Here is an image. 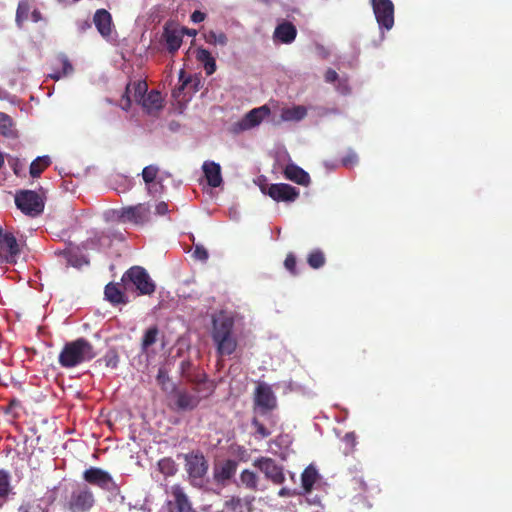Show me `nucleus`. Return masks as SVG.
<instances>
[{"mask_svg": "<svg viewBox=\"0 0 512 512\" xmlns=\"http://www.w3.org/2000/svg\"><path fill=\"white\" fill-rule=\"evenodd\" d=\"M31 20L35 23L43 21L44 17L38 9H33L31 12Z\"/></svg>", "mask_w": 512, "mask_h": 512, "instance_id": "51", "label": "nucleus"}, {"mask_svg": "<svg viewBox=\"0 0 512 512\" xmlns=\"http://www.w3.org/2000/svg\"><path fill=\"white\" fill-rule=\"evenodd\" d=\"M12 490L10 473L0 469V504L5 502Z\"/></svg>", "mask_w": 512, "mask_h": 512, "instance_id": "33", "label": "nucleus"}, {"mask_svg": "<svg viewBox=\"0 0 512 512\" xmlns=\"http://www.w3.org/2000/svg\"><path fill=\"white\" fill-rule=\"evenodd\" d=\"M150 214V206L147 203H139L134 206L123 207L119 212V218L124 223L143 225L149 222Z\"/></svg>", "mask_w": 512, "mask_h": 512, "instance_id": "13", "label": "nucleus"}, {"mask_svg": "<svg viewBox=\"0 0 512 512\" xmlns=\"http://www.w3.org/2000/svg\"><path fill=\"white\" fill-rule=\"evenodd\" d=\"M158 469L165 476H173L177 472L175 461L170 458H162L158 461Z\"/></svg>", "mask_w": 512, "mask_h": 512, "instance_id": "39", "label": "nucleus"}, {"mask_svg": "<svg viewBox=\"0 0 512 512\" xmlns=\"http://www.w3.org/2000/svg\"><path fill=\"white\" fill-rule=\"evenodd\" d=\"M20 248L15 236L0 226V263H15Z\"/></svg>", "mask_w": 512, "mask_h": 512, "instance_id": "14", "label": "nucleus"}, {"mask_svg": "<svg viewBox=\"0 0 512 512\" xmlns=\"http://www.w3.org/2000/svg\"><path fill=\"white\" fill-rule=\"evenodd\" d=\"M318 479L319 474L314 466L309 465L304 469V471L301 474V484L305 493H310L312 491L313 486Z\"/></svg>", "mask_w": 512, "mask_h": 512, "instance_id": "31", "label": "nucleus"}, {"mask_svg": "<svg viewBox=\"0 0 512 512\" xmlns=\"http://www.w3.org/2000/svg\"><path fill=\"white\" fill-rule=\"evenodd\" d=\"M205 178L209 186L213 188L219 187L222 182L221 167L214 161H205L202 166Z\"/></svg>", "mask_w": 512, "mask_h": 512, "instance_id": "20", "label": "nucleus"}, {"mask_svg": "<svg viewBox=\"0 0 512 512\" xmlns=\"http://www.w3.org/2000/svg\"><path fill=\"white\" fill-rule=\"evenodd\" d=\"M233 317L220 313L212 319L211 337L219 356H230L238 347L237 336L234 332Z\"/></svg>", "mask_w": 512, "mask_h": 512, "instance_id": "1", "label": "nucleus"}, {"mask_svg": "<svg viewBox=\"0 0 512 512\" xmlns=\"http://www.w3.org/2000/svg\"><path fill=\"white\" fill-rule=\"evenodd\" d=\"M341 92H342V93H347V92H348V88H347V86H346V85H342Z\"/></svg>", "mask_w": 512, "mask_h": 512, "instance_id": "58", "label": "nucleus"}, {"mask_svg": "<svg viewBox=\"0 0 512 512\" xmlns=\"http://www.w3.org/2000/svg\"><path fill=\"white\" fill-rule=\"evenodd\" d=\"M4 165V156L3 154L0 152V169L2 168V166Z\"/></svg>", "mask_w": 512, "mask_h": 512, "instance_id": "57", "label": "nucleus"}, {"mask_svg": "<svg viewBox=\"0 0 512 512\" xmlns=\"http://www.w3.org/2000/svg\"><path fill=\"white\" fill-rule=\"evenodd\" d=\"M270 114L271 110L267 105L253 108L247 112L239 121L233 123L230 127V131L233 134H240L244 131L253 129L259 126L262 121Z\"/></svg>", "mask_w": 512, "mask_h": 512, "instance_id": "5", "label": "nucleus"}, {"mask_svg": "<svg viewBox=\"0 0 512 512\" xmlns=\"http://www.w3.org/2000/svg\"><path fill=\"white\" fill-rule=\"evenodd\" d=\"M83 479L87 483L105 490H109L110 486L114 484L111 475L98 467H90L86 469L83 472Z\"/></svg>", "mask_w": 512, "mask_h": 512, "instance_id": "17", "label": "nucleus"}, {"mask_svg": "<svg viewBox=\"0 0 512 512\" xmlns=\"http://www.w3.org/2000/svg\"><path fill=\"white\" fill-rule=\"evenodd\" d=\"M286 179L293 181L299 185L308 186L310 183L309 174L296 164H287L284 169Z\"/></svg>", "mask_w": 512, "mask_h": 512, "instance_id": "23", "label": "nucleus"}, {"mask_svg": "<svg viewBox=\"0 0 512 512\" xmlns=\"http://www.w3.org/2000/svg\"><path fill=\"white\" fill-rule=\"evenodd\" d=\"M239 485L250 491L257 492L259 490V476L252 470L244 469L240 473Z\"/></svg>", "mask_w": 512, "mask_h": 512, "instance_id": "29", "label": "nucleus"}, {"mask_svg": "<svg viewBox=\"0 0 512 512\" xmlns=\"http://www.w3.org/2000/svg\"><path fill=\"white\" fill-rule=\"evenodd\" d=\"M238 463L235 460L227 459L214 470V478L218 482L230 480L236 473Z\"/></svg>", "mask_w": 512, "mask_h": 512, "instance_id": "24", "label": "nucleus"}, {"mask_svg": "<svg viewBox=\"0 0 512 512\" xmlns=\"http://www.w3.org/2000/svg\"><path fill=\"white\" fill-rule=\"evenodd\" d=\"M185 468L191 484L199 485L208 471V462L201 452H192L185 455Z\"/></svg>", "mask_w": 512, "mask_h": 512, "instance_id": "9", "label": "nucleus"}, {"mask_svg": "<svg viewBox=\"0 0 512 512\" xmlns=\"http://www.w3.org/2000/svg\"><path fill=\"white\" fill-rule=\"evenodd\" d=\"M354 481L360 485L363 491L367 490V485L362 478H354Z\"/></svg>", "mask_w": 512, "mask_h": 512, "instance_id": "55", "label": "nucleus"}, {"mask_svg": "<svg viewBox=\"0 0 512 512\" xmlns=\"http://www.w3.org/2000/svg\"><path fill=\"white\" fill-rule=\"evenodd\" d=\"M371 6L380 29L391 30L394 25V4L391 0H371Z\"/></svg>", "mask_w": 512, "mask_h": 512, "instance_id": "12", "label": "nucleus"}, {"mask_svg": "<svg viewBox=\"0 0 512 512\" xmlns=\"http://www.w3.org/2000/svg\"><path fill=\"white\" fill-rule=\"evenodd\" d=\"M158 172H159V168L157 166H155V165L146 166L142 170V178H143L144 182L147 185H150L151 183H153L157 177Z\"/></svg>", "mask_w": 512, "mask_h": 512, "instance_id": "41", "label": "nucleus"}, {"mask_svg": "<svg viewBox=\"0 0 512 512\" xmlns=\"http://www.w3.org/2000/svg\"><path fill=\"white\" fill-rule=\"evenodd\" d=\"M204 40L206 43L210 45H220L226 46L228 43V37L224 32H217L214 30H209L204 33Z\"/></svg>", "mask_w": 512, "mask_h": 512, "instance_id": "36", "label": "nucleus"}, {"mask_svg": "<svg viewBox=\"0 0 512 512\" xmlns=\"http://www.w3.org/2000/svg\"><path fill=\"white\" fill-rule=\"evenodd\" d=\"M58 255L62 256L66 260L67 265H70L73 267H80L83 264V257L80 256L73 249H65V250L59 251Z\"/></svg>", "mask_w": 512, "mask_h": 512, "instance_id": "37", "label": "nucleus"}, {"mask_svg": "<svg viewBox=\"0 0 512 512\" xmlns=\"http://www.w3.org/2000/svg\"><path fill=\"white\" fill-rule=\"evenodd\" d=\"M133 90V97L134 100L138 103H140L143 98L147 95L148 86L145 81H135V82H129L126 85L125 91L122 95L121 101H120V107L127 111L131 107V98L130 94Z\"/></svg>", "mask_w": 512, "mask_h": 512, "instance_id": "16", "label": "nucleus"}, {"mask_svg": "<svg viewBox=\"0 0 512 512\" xmlns=\"http://www.w3.org/2000/svg\"><path fill=\"white\" fill-rule=\"evenodd\" d=\"M204 390H207V393L204 396H200L201 392H197L192 389V391H188L187 389H176L174 391V403L176 409L178 411H192L198 407L202 398L207 397L211 394L212 389L210 387L203 386Z\"/></svg>", "mask_w": 512, "mask_h": 512, "instance_id": "10", "label": "nucleus"}, {"mask_svg": "<svg viewBox=\"0 0 512 512\" xmlns=\"http://www.w3.org/2000/svg\"><path fill=\"white\" fill-rule=\"evenodd\" d=\"M95 499L92 491L86 485L74 489L67 502L66 508L70 512H88L94 505Z\"/></svg>", "mask_w": 512, "mask_h": 512, "instance_id": "6", "label": "nucleus"}, {"mask_svg": "<svg viewBox=\"0 0 512 512\" xmlns=\"http://www.w3.org/2000/svg\"><path fill=\"white\" fill-rule=\"evenodd\" d=\"M253 466L275 485H282L286 480L283 466L273 458L259 457L253 461Z\"/></svg>", "mask_w": 512, "mask_h": 512, "instance_id": "8", "label": "nucleus"}, {"mask_svg": "<svg viewBox=\"0 0 512 512\" xmlns=\"http://www.w3.org/2000/svg\"><path fill=\"white\" fill-rule=\"evenodd\" d=\"M343 441L349 447L350 451H353L356 446V434L354 432H348L345 434Z\"/></svg>", "mask_w": 512, "mask_h": 512, "instance_id": "47", "label": "nucleus"}, {"mask_svg": "<svg viewBox=\"0 0 512 512\" xmlns=\"http://www.w3.org/2000/svg\"><path fill=\"white\" fill-rule=\"evenodd\" d=\"M121 281L126 290L129 289V284L135 286L139 295H151L156 289V285L147 271L140 266H133L128 269L123 274Z\"/></svg>", "mask_w": 512, "mask_h": 512, "instance_id": "3", "label": "nucleus"}, {"mask_svg": "<svg viewBox=\"0 0 512 512\" xmlns=\"http://www.w3.org/2000/svg\"><path fill=\"white\" fill-rule=\"evenodd\" d=\"M254 410L261 415L276 409L277 398L271 386L265 382L259 383L254 391Z\"/></svg>", "mask_w": 512, "mask_h": 512, "instance_id": "7", "label": "nucleus"}, {"mask_svg": "<svg viewBox=\"0 0 512 512\" xmlns=\"http://www.w3.org/2000/svg\"><path fill=\"white\" fill-rule=\"evenodd\" d=\"M51 165V159L49 156H40L32 161L30 165V175L33 178H37L41 173Z\"/></svg>", "mask_w": 512, "mask_h": 512, "instance_id": "34", "label": "nucleus"}, {"mask_svg": "<svg viewBox=\"0 0 512 512\" xmlns=\"http://www.w3.org/2000/svg\"><path fill=\"white\" fill-rule=\"evenodd\" d=\"M166 379H168V377L164 374V371L162 369H160L158 372V375H157L158 383L163 385L165 383Z\"/></svg>", "mask_w": 512, "mask_h": 512, "instance_id": "53", "label": "nucleus"}, {"mask_svg": "<svg viewBox=\"0 0 512 512\" xmlns=\"http://www.w3.org/2000/svg\"><path fill=\"white\" fill-rule=\"evenodd\" d=\"M261 190L276 202H294L299 197V190L286 183L270 184Z\"/></svg>", "mask_w": 512, "mask_h": 512, "instance_id": "15", "label": "nucleus"}, {"mask_svg": "<svg viewBox=\"0 0 512 512\" xmlns=\"http://www.w3.org/2000/svg\"><path fill=\"white\" fill-rule=\"evenodd\" d=\"M179 372L186 382L194 385L195 391H204L203 386L207 384V376L200 368L195 366L191 360H182L179 365Z\"/></svg>", "mask_w": 512, "mask_h": 512, "instance_id": "11", "label": "nucleus"}, {"mask_svg": "<svg viewBox=\"0 0 512 512\" xmlns=\"http://www.w3.org/2000/svg\"><path fill=\"white\" fill-rule=\"evenodd\" d=\"M297 35L296 27L291 22L279 24L274 31V38L281 43H292Z\"/></svg>", "mask_w": 512, "mask_h": 512, "instance_id": "26", "label": "nucleus"}, {"mask_svg": "<svg viewBox=\"0 0 512 512\" xmlns=\"http://www.w3.org/2000/svg\"><path fill=\"white\" fill-rule=\"evenodd\" d=\"M205 17H206L205 13H203L199 10H196L191 14V21L194 23H200V22L204 21Z\"/></svg>", "mask_w": 512, "mask_h": 512, "instance_id": "50", "label": "nucleus"}, {"mask_svg": "<svg viewBox=\"0 0 512 512\" xmlns=\"http://www.w3.org/2000/svg\"><path fill=\"white\" fill-rule=\"evenodd\" d=\"M285 268L293 275L296 276L298 271L296 269V257L293 253H288L284 261Z\"/></svg>", "mask_w": 512, "mask_h": 512, "instance_id": "43", "label": "nucleus"}, {"mask_svg": "<svg viewBox=\"0 0 512 512\" xmlns=\"http://www.w3.org/2000/svg\"><path fill=\"white\" fill-rule=\"evenodd\" d=\"M325 262V255L320 249L312 250L307 256V263L313 269H319L323 267Z\"/></svg>", "mask_w": 512, "mask_h": 512, "instance_id": "38", "label": "nucleus"}, {"mask_svg": "<svg viewBox=\"0 0 512 512\" xmlns=\"http://www.w3.org/2000/svg\"><path fill=\"white\" fill-rule=\"evenodd\" d=\"M184 74H185V72H184L183 70H181V72H180V76H179V80H180V81H182V84H181V86H180V89H181V90H182V89H184V87H185V86L188 84V82L190 81V79H189V78L184 79Z\"/></svg>", "mask_w": 512, "mask_h": 512, "instance_id": "54", "label": "nucleus"}, {"mask_svg": "<svg viewBox=\"0 0 512 512\" xmlns=\"http://www.w3.org/2000/svg\"><path fill=\"white\" fill-rule=\"evenodd\" d=\"M180 30H183V34H184V33H187V34H189V35H192V34L194 35V34H195V31L191 32L190 30L185 29V28H181Z\"/></svg>", "mask_w": 512, "mask_h": 512, "instance_id": "56", "label": "nucleus"}, {"mask_svg": "<svg viewBox=\"0 0 512 512\" xmlns=\"http://www.w3.org/2000/svg\"><path fill=\"white\" fill-rule=\"evenodd\" d=\"M171 495L173 501H169L168 505L173 506L177 512H197L184 488L179 484L171 486Z\"/></svg>", "mask_w": 512, "mask_h": 512, "instance_id": "18", "label": "nucleus"}, {"mask_svg": "<svg viewBox=\"0 0 512 512\" xmlns=\"http://www.w3.org/2000/svg\"><path fill=\"white\" fill-rule=\"evenodd\" d=\"M103 361L107 367L116 368L119 363V356L115 351H109L103 357Z\"/></svg>", "mask_w": 512, "mask_h": 512, "instance_id": "44", "label": "nucleus"}, {"mask_svg": "<svg viewBox=\"0 0 512 512\" xmlns=\"http://www.w3.org/2000/svg\"><path fill=\"white\" fill-rule=\"evenodd\" d=\"M252 426L255 428V431L262 438H267L270 436L271 432L257 419H252Z\"/></svg>", "mask_w": 512, "mask_h": 512, "instance_id": "45", "label": "nucleus"}, {"mask_svg": "<svg viewBox=\"0 0 512 512\" xmlns=\"http://www.w3.org/2000/svg\"><path fill=\"white\" fill-rule=\"evenodd\" d=\"M105 298L113 305L126 304L128 299L120 288L119 283L110 282L105 286Z\"/></svg>", "mask_w": 512, "mask_h": 512, "instance_id": "27", "label": "nucleus"}, {"mask_svg": "<svg viewBox=\"0 0 512 512\" xmlns=\"http://www.w3.org/2000/svg\"><path fill=\"white\" fill-rule=\"evenodd\" d=\"M15 204L24 214L38 216L44 210V200L35 191L20 190L15 195Z\"/></svg>", "mask_w": 512, "mask_h": 512, "instance_id": "4", "label": "nucleus"}, {"mask_svg": "<svg viewBox=\"0 0 512 512\" xmlns=\"http://www.w3.org/2000/svg\"><path fill=\"white\" fill-rule=\"evenodd\" d=\"M31 10V4L29 0H20L16 10L15 21L18 27H22L23 23L28 20L29 13Z\"/></svg>", "mask_w": 512, "mask_h": 512, "instance_id": "35", "label": "nucleus"}, {"mask_svg": "<svg viewBox=\"0 0 512 512\" xmlns=\"http://www.w3.org/2000/svg\"><path fill=\"white\" fill-rule=\"evenodd\" d=\"M159 330L157 326L148 328L142 338L141 347L143 351H146L150 346L156 343Z\"/></svg>", "mask_w": 512, "mask_h": 512, "instance_id": "40", "label": "nucleus"}, {"mask_svg": "<svg viewBox=\"0 0 512 512\" xmlns=\"http://www.w3.org/2000/svg\"><path fill=\"white\" fill-rule=\"evenodd\" d=\"M325 81L328 83H333L338 79V74L333 69H328L325 73Z\"/></svg>", "mask_w": 512, "mask_h": 512, "instance_id": "49", "label": "nucleus"}, {"mask_svg": "<svg viewBox=\"0 0 512 512\" xmlns=\"http://www.w3.org/2000/svg\"><path fill=\"white\" fill-rule=\"evenodd\" d=\"M196 60L203 65L207 75H212L216 71V61L210 51L205 48H197L195 51Z\"/></svg>", "mask_w": 512, "mask_h": 512, "instance_id": "28", "label": "nucleus"}, {"mask_svg": "<svg viewBox=\"0 0 512 512\" xmlns=\"http://www.w3.org/2000/svg\"><path fill=\"white\" fill-rule=\"evenodd\" d=\"M148 114H155L163 108V98L159 91L152 90L140 102Z\"/></svg>", "mask_w": 512, "mask_h": 512, "instance_id": "25", "label": "nucleus"}, {"mask_svg": "<svg viewBox=\"0 0 512 512\" xmlns=\"http://www.w3.org/2000/svg\"><path fill=\"white\" fill-rule=\"evenodd\" d=\"M0 134L3 137L15 139L18 137L13 119L6 113L0 112Z\"/></svg>", "mask_w": 512, "mask_h": 512, "instance_id": "30", "label": "nucleus"}, {"mask_svg": "<svg viewBox=\"0 0 512 512\" xmlns=\"http://www.w3.org/2000/svg\"><path fill=\"white\" fill-rule=\"evenodd\" d=\"M294 494H295L294 491H292L286 487H283L278 491V496H280V497H290V496H293Z\"/></svg>", "mask_w": 512, "mask_h": 512, "instance_id": "52", "label": "nucleus"}, {"mask_svg": "<svg viewBox=\"0 0 512 512\" xmlns=\"http://www.w3.org/2000/svg\"><path fill=\"white\" fill-rule=\"evenodd\" d=\"M73 66L66 55L60 54L55 59L53 72L49 73V77L53 80H59L70 75L73 72Z\"/></svg>", "mask_w": 512, "mask_h": 512, "instance_id": "22", "label": "nucleus"}, {"mask_svg": "<svg viewBox=\"0 0 512 512\" xmlns=\"http://www.w3.org/2000/svg\"><path fill=\"white\" fill-rule=\"evenodd\" d=\"M93 22L98 32L103 37H108L112 32V17L111 14L105 9H98L93 17Z\"/></svg>", "mask_w": 512, "mask_h": 512, "instance_id": "21", "label": "nucleus"}, {"mask_svg": "<svg viewBox=\"0 0 512 512\" xmlns=\"http://www.w3.org/2000/svg\"><path fill=\"white\" fill-rule=\"evenodd\" d=\"M42 512H47V511H42Z\"/></svg>", "mask_w": 512, "mask_h": 512, "instance_id": "59", "label": "nucleus"}, {"mask_svg": "<svg viewBox=\"0 0 512 512\" xmlns=\"http://www.w3.org/2000/svg\"><path fill=\"white\" fill-rule=\"evenodd\" d=\"M358 155L352 149H349L347 155L342 158L341 164L346 168H352L358 164Z\"/></svg>", "mask_w": 512, "mask_h": 512, "instance_id": "42", "label": "nucleus"}, {"mask_svg": "<svg viewBox=\"0 0 512 512\" xmlns=\"http://www.w3.org/2000/svg\"><path fill=\"white\" fill-rule=\"evenodd\" d=\"M96 355L94 346L88 340L78 338L64 345L59 354L58 362L64 368H72L91 361Z\"/></svg>", "mask_w": 512, "mask_h": 512, "instance_id": "2", "label": "nucleus"}, {"mask_svg": "<svg viewBox=\"0 0 512 512\" xmlns=\"http://www.w3.org/2000/svg\"><path fill=\"white\" fill-rule=\"evenodd\" d=\"M183 30L177 27L166 25L164 27L163 37L165 39L167 49L174 54L182 44Z\"/></svg>", "mask_w": 512, "mask_h": 512, "instance_id": "19", "label": "nucleus"}, {"mask_svg": "<svg viewBox=\"0 0 512 512\" xmlns=\"http://www.w3.org/2000/svg\"><path fill=\"white\" fill-rule=\"evenodd\" d=\"M307 115L306 107L297 105L282 109L281 118L284 121H300Z\"/></svg>", "mask_w": 512, "mask_h": 512, "instance_id": "32", "label": "nucleus"}, {"mask_svg": "<svg viewBox=\"0 0 512 512\" xmlns=\"http://www.w3.org/2000/svg\"><path fill=\"white\" fill-rule=\"evenodd\" d=\"M208 251L202 245H195L193 251V257L200 261H206L208 259Z\"/></svg>", "mask_w": 512, "mask_h": 512, "instance_id": "46", "label": "nucleus"}, {"mask_svg": "<svg viewBox=\"0 0 512 512\" xmlns=\"http://www.w3.org/2000/svg\"><path fill=\"white\" fill-rule=\"evenodd\" d=\"M169 212L168 204L164 201H161L156 204L155 213L160 216H164Z\"/></svg>", "mask_w": 512, "mask_h": 512, "instance_id": "48", "label": "nucleus"}]
</instances>
